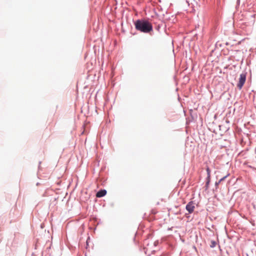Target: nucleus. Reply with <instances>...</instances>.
<instances>
[{
	"label": "nucleus",
	"mask_w": 256,
	"mask_h": 256,
	"mask_svg": "<svg viewBox=\"0 0 256 256\" xmlns=\"http://www.w3.org/2000/svg\"><path fill=\"white\" fill-rule=\"evenodd\" d=\"M136 30L144 33H148L152 30V24L145 20H137L134 23Z\"/></svg>",
	"instance_id": "nucleus-1"
},
{
	"label": "nucleus",
	"mask_w": 256,
	"mask_h": 256,
	"mask_svg": "<svg viewBox=\"0 0 256 256\" xmlns=\"http://www.w3.org/2000/svg\"><path fill=\"white\" fill-rule=\"evenodd\" d=\"M246 74H242L240 75V78H239V80L238 84H237L238 88L240 90L243 86L244 84L246 82Z\"/></svg>",
	"instance_id": "nucleus-2"
},
{
	"label": "nucleus",
	"mask_w": 256,
	"mask_h": 256,
	"mask_svg": "<svg viewBox=\"0 0 256 256\" xmlns=\"http://www.w3.org/2000/svg\"><path fill=\"white\" fill-rule=\"evenodd\" d=\"M195 208L194 204L193 202H189L186 206V210L190 214L192 213Z\"/></svg>",
	"instance_id": "nucleus-3"
},
{
	"label": "nucleus",
	"mask_w": 256,
	"mask_h": 256,
	"mask_svg": "<svg viewBox=\"0 0 256 256\" xmlns=\"http://www.w3.org/2000/svg\"><path fill=\"white\" fill-rule=\"evenodd\" d=\"M106 194V190H100L96 193V196L97 198H101V197L104 196Z\"/></svg>",
	"instance_id": "nucleus-4"
},
{
	"label": "nucleus",
	"mask_w": 256,
	"mask_h": 256,
	"mask_svg": "<svg viewBox=\"0 0 256 256\" xmlns=\"http://www.w3.org/2000/svg\"><path fill=\"white\" fill-rule=\"evenodd\" d=\"M206 170L207 174H208V178L209 179L210 176V170L208 167H207Z\"/></svg>",
	"instance_id": "nucleus-5"
},
{
	"label": "nucleus",
	"mask_w": 256,
	"mask_h": 256,
	"mask_svg": "<svg viewBox=\"0 0 256 256\" xmlns=\"http://www.w3.org/2000/svg\"><path fill=\"white\" fill-rule=\"evenodd\" d=\"M226 177V176H224V178H222L218 182H216V184H218L222 181L224 180L225 178Z\"/></svg>",
	"instance_id": "nucleus-6"
},
{
	"label": "nucleus",
	"mask_w": 256,
	"mask_h": 256,
	"mask_svg": "<svg viewBox=\"0 0 256 256\" xmlns=\"http://www.w3.org/2000/svg\"><path fill=\"white\" fill-rule=\"evenodd\" d=\"M216 246V242H212V245L211 246L212 247H214Z\"/></svg>",
	"instance_id": "nucleus-7"
}]
</instances>
